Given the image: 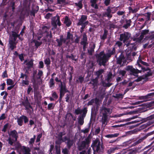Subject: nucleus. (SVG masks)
I'll use <instances>...</instances> for the list:
<instances>
[{
    "label": "nucleus",
    "mask_w": 154,
    "mask_h": 154,
    "mask_svg": "<svg viewBox=\"0 0 154 154\" xmlns=\"http://www.w3.org/2000/svg\"><path fill=\"white\" fill-rule=\"evenodd\" d=\"M54 80L53 78H51L50 81L49 85L50 87H52L54 85Z\"/></svg>",
    "instance_id": "nucleus-37"
},
{
    "label": "nucleus",
    "mask_w": 154,
    "mask_h": 154,
    "mask_svg": "<svg viewBox=\"0 0 154 154\" xmlns=\"http://www.w3.org/2000/svg\"><path fill=\"white\" fill-rule=\"evenodd\" d=\"M92 82H93V83H92L93 84V85L94 86H95L97 85V78L95 79H93L91 81Z\"/></svg>",
    "instance_id": "nucleus-39"
},
{
    "label": "nucleus",
    "mask_w": 154,
    "mask_h": 154,
    "mask_svg": "<svg viewBox=\"0 0 154 154\" xmlns=\"http://www.w3.org/2000/svg\"><path fill=\"white\" fill-rule=\"evenodd\" d=\"M2 77L3 78H7L8 77V75L7 73V71L6 70L5 71L2 73Z\"/></svg>",
    "instance_id": "nucleus-36"
},
{
    "label": "nucleus",
    "mask_w": 154,
    "mask_h": 154,
    "mask_svg": "<svg viewBox=\"0 0 154 154\" xmlns=\"http://www.w3.org/2000/svg\"><path fill=\"white\" fill-rule=\"evenodd\" d=\"M103 72V70L100 69L96 72V75L98 77H99L100 75Z\"/></svg>",
    "instance_id": "nucleus-35"
},
{
    "label": "nucleus",
    "mask_w": 154,
    "mask_h": 154,
    "mask_svg": "<svg viewBox=\"0 0 154 154\" xmlns=\"http://www.w3.org/2000/svg\"><path fill=\"white\" fill-rule=\"evenodd\" d=\"M54 108L53 104L52 103L49 104L48 105V109L50 110L53 109Z\"/></svg>",
    "instance_id": "nucleus-44"
},
{
    "label": "nucleus",
    "mask_w": 154,
    "mask_h": 154,
    "mask_svg": "<svg viewBox=\"0 0 154 154\" xmlns=\"http://www.w3.org/2000/svg\"><path fill=\"white\" fill-rule=\"evenodd\" d=\"M151 14L149 12H147L146 14V17L147 20H150Z\"/></svg>",
    "instance_id": "nucleus-47"
},
{
    "label": "nucleus",
    "mask_w": 154,
    "mask_h": 154,
    "mask_svg": "<svg viewBox=\"0 0 154 154\" xmlns=\"http://www.w3.org/2000/svg\"><path fill=\"white\" fill-rule=\"evenodd\" d=\"M60 90L61 94L63 91H64L65 90V86L63 85L62 83V84H61Z\"/></svg>",
    "instance_id": "nucleus-41"
},
{
    "label": "nucleus",
    "mask_w": 154,
    "mask_h": 154,
    "mask_svg": "<svg viewBox=\"0 0 154 154\" xmlns=\"http://www.w3.org/2000/svg\"><path fill=\"white\" fill-rule=\"evenodd\" d=\"M24 63L26 65V67L25 66V69L26 70L25 74H23L22 73H21L20 78H22L23 79L22 81L23 85H28L29 84L28 75L29 72V61L27 60H26L24 61Z\"/></svg>",
    "instance_id": "nucleus-2"
},
{
    "label": "nucleus",
    "mask_w": 154,
    "mask_h": 154,
    "mask_svg": "<svg viewBox=\"0 0 154 154\" xmlns=\"http://www.w3.org/2000/svg\"><path fill=\"white\" fill-rule=\"evenodd\" d=\"M117 63H118L124 65L126 64V59L124 57V56L121 54L119 58L117 59Z\"/></svg>",
    "instance_id": "nucleus-12"
},
{
    "label": "nucleus",
    "mask_w": 154,
    "mask_h": 154,
    "mask_svg": "<svg viewBox=\"0 0 154 154\" xmlns=\"http://www.w3.org/2000/svg\"><path fill=\"white\" fill-rule=\"evenodd\" d=\"M87 110L86 108H84L83 109H81L79 108H78L77 109H76L75 110V113L77 114L78 115L80 114H81L82 113H83V114L82 115V117L84 115V116H85V115L87 112Z\"/></svg>",
    "instance_id": "nucleus-15"
},
{
    "label": "nucleus",
    "mask_w": 154,
    "mask_h": 154,
    "mask_svg": "<svg viewBox=\"0 0 154 154\" xmlns=\"http://www.w3.org/2000/svg\"><path fill=\"white\" fill-rule=\"evenodd\" d=\"M75 4L79 7V9H81L82 7V1H80L78 3H75Z\"/></svg>",
    "instance_id": "nucleus-34"
},
{
    "label": "nucleus",
    "mask_w": 154,
    "mask_h": 154,
    "mask_svg": "<svg viewBox=\"0 0 154 154\" xmlns=\"http://www.w3.org/2000/svg\"><path fill=\"white\" fill-rule=\"evenodd\" d=\"M16 147L20 150V154H29V148L22 146L20 143H17Z\"/></svg>",
    "instance_id": "nucleus-5"
},
{
    "label": "nucleus",
    "mask_w": 154,
    "mask_h": 154,
    "mask_svg": "<svg viewBox=\"0 0 154 154\" xmlns=\"http://www.w3.org/2000/svg\"><path fill=\"white\" fill-rule=\"evenodd\" d=\"M16 119L18 125L20 126L22 125L23 121H24L25 123L28 122L29 121L28 118L26 116L24 115H22L20 117H17Z\"/></svg>",
    "instance_id": "nucleus-6"
},
{
    "label": "nucleus",
    "mask_w": 154,
    "mask_h": 154,
    "mask_svg": "<svg viewBox=\"0 0 154 154\" xmlns=\"http://www.w3.org/2000/svg\"><path fill=\"white\" fill-rule=\"evenodd\" d=\"M45 63L47 65L50 64V60L49 58H46L45 60Z\"/></svg>",
    "instance_id": "nucleus-42"
},
{
    "label": "nucleus",
    "mask_w": 154,
    "mask_h": 154,
    "mask_svg": "<svg viewBox=\"0 0 154 154\" xmlns=\"http://www.w3.org/2000/svg\"><path fill=\"white\" fill-rule=\"evenodd\" d=\"M39 67L40 68H43L44 66L43 63L42 61H40L39 62Z\"/></svg>",
    "instance_id": "nucleus-54"
},
{
    "label": "nucleus",
    "mask_w": 154,
    "mask_h": 154,
    "mask_svg": "<svg viewBox=\"0 0 154 154\" xmlns=\"http://www.w3.org/2000/svg\"><path fill=\"white\" fill-rule=\"evenodd\" d=\"M143 102V101H138L134 103L133 104L134 105L139 104L142 103Z\"/></svg>",
    "instance_id": "nucleus-61"
},
{
    "label": "nucleus",
    "mask_w": 154,
    "mask_h": 154,
    "mask_svg": "<svg viewBox=\"0 0 154 154\" xmlns=\"http://www.w3.org/2000/svg\"><path fill=\"white\" fill-rule=\"evenodd\" d=\"M90 135H89L85 139V140L82 142L80 146L79 147V150L82 149L85 147L86 145H88L89 144L90 142Z\"/></svg>",
    "instance_id": "nucleus-13"
},
{
    "label": "nucleus",
    "mask_w": 154,
    "mask_h": 154,
    "mask_svg": "<svg viewBox=\"0 0 154 154\" xmlns=\"http://www.w3.org/2000/svg\"><path fill=\"white\" fill-rule=\"evenodd\" d=\"M119 135V133H116L114 134H109L105 136V137L107 138H112L116 137Z\"/></svg>",
    "instance_id": "nucleus-23"
},
{
    "label": "nucleus",
    "mask_w": 154,
    "mask_h": 154,
    "mask_svg": "<svg viewBox=\"0 0 154 154\" xmlns=\"http://www.w3.org/2000/svg\"><path fill=\"white\" fill-rule=\"evenodd\" d=\"M111 10L109 8H108L107 9V12L104 14L103 16L104 17L107 16L109 18H110L112 17V15L111 14Z\"/></svg>",
    "instance_id": "nucleus-22"
},
{
    "label": "nucleus",
    "mask_w": 154,
    "mask_h": 154,
    "mask_svg": "<svg viewBox=\"0 0 154 154\" xmlns=\"http://www.w3.org/2000/svg\"><path fill=\"white\" fill-rule=\"evenodd\" d=\"M22 104L26 109H29V102L28 97H26L25 100L22 102Z\"/></svg>",
    "instance_id": "nucleus-19"
},
{
    "label": "nucleus",
    "mask_w": 154,
    "mask_h": 154,
    "mask_svg": "<svg viewBox=\"0 0 154 154\" xmlns=\"http://www.w3.org/2000/svg\"><path fill=\"white\" fill-rule=\"evenodd\" d=\"M62 152L64 154H67L68 152V150L66 148H65L63 149Z\"/></svg>",
    "instance_id": "nucleus-57"
},
{
    "label": "nucleus",
    "mask_w": 154,
    "mask_h": 154,
    "mask_svg": "<svg viewBox=\"0 0 154 154\" xmlns=\"http://www.w3.org/2000/svg\"><path fill=\"white\" fill-rule=\"evenodd\" d=\"M97 0H91V6L95 9L97 8V6L96 4Z\"/></svg>",
    "instance_id": "nucleus-30"
},
{
    "label": "nucleus",
    "mask_w": 154,
    "mask_h": 154,
    "mask_svg": "<svg viewBox=\"0 0 154 154\" xmlns=\"http://www.w3.org/2000/svg\"><path fill=\"white\" fill-rule=\"evenodd\" d=\"M149 119L151 120L149 121V122L152 123H154V115L151 116L149 117Z\"/></svg>",
    "instance_id": "nucleus-38"
},
{
    "label": "nucleus",
    "mask_w": 154,
    "mask_h": 154,
    "mask_svg": "<svg viewBox=\"0 0 154 154\" xmlns=\"http://www.w3.org/2000/svg\"><path fill=\"white\" fill-rule=\"evenodd\" d=\"M93 48H92L91 50L90 51L89 50H88V52L91 54L94 51V48L95 47V45L94 44H93Z\"/></svg>",
    "instance_id": "nucleus-53"
},
{
    "label": "nucleus",
    "mask_w": 154,
    "mask_h": 154,
    "mask_svg": "<svg viewBox=\"0 0 154 154\" xmlns=\"http://www.w3.org/2000/svg\"><path fill=\"white\" fill-rule=\"evenodd\" d=\"M131 21L130 20L127 21L126 24L124 26V27L125 29L127 28L128 26H130Z\"/></svg>",
    "instance_id": "nucleus-43"
},
{
    "label": "nucleus",
    "mask_w": 154,
    "mask_h": 154,
    "mask_svg": "<svg viewBox=\"0 0 154 154\" xmlns=\"http://www.w3.org/2000/svg\"><path fill=\"white\" fill-rule=\"evenodd\" d=\"M64 41V39L63 38V37L61 36L60 39H56V41L58 43V45L59 46H60L62 45L63 41Z\"/></svg>",
    "instance_id": "nucleus-25"
},
{
    "label": "nucleus",
    "mask_w": 154,
    "mask_h": 154,
    "mask_svg": "<svg viewBox=\"0 0 154 154\" xmlns=\"http://www.w3.org/2000/svg\"><path fill=\"white\" fill-rule=\"evenodd\" d=\"M38 9L39 8L38 6L35 5L33 7L32 11L31 12L30 15L34 17L35 13L37 12V11L38 10Z\"/></svg>",
    "instance_id": "nucleus-17"
},
{
    "label": "nucleus",
    "mask_w": 154,
    "mask_h": 154,
    "mask_svg": "<svg viewBox=\"0 0 154 154\" xmlns=\"http://www.w3.org/2000/svg\"><path fill=\"white\" fill-rule=\"evenodd\" d=\"M5 85L6 84L5 82L1 84L0 85V86L2 87L0 88L1 90H4L5 89Z\"/></svg>",
    "instance_id": "nucleus-55"
},
{
    "label": "nucleus",
    "mask_w": 154,
    "mask_h": 154,
    "mask_svg": "<svg viewBox=\"0 0 154 154\" xmlns=\"http://www.w3.org/2000/svg\"><path fill=\"white\" fill-rule=\"evenodd\" d=\"M117 149V147L111 148L107 150V154H111L112 153H113L114 152V151Z\"/></svg>",
    "instance_id": "nucleus-27"
},
{
    "label": "nucleus",
    "mask_w": 154,
    "mask_h": 154,
    "mask_svg": "<svg viewBox=\"0 0 154 154\" xmlns=\"http://www.w3.org/2000/svg\"><path fill=\"white\" fill-rule=\"evenodd\" d=\"M49 30V28H48L46 26H43L42 28V32L41 34L43 33L48 32Z\"/></svg>",
    "instance_id": "nucleus-32"
},
{
    "label": "nucleus",
    "mask_w": 154,
    "mask_h": 154,
    "mask_svg": "<svg viewBox=\"0 0 154 154\" xmlns=\"http://www.w3.org/2000/svg\"><path fill=\"white\" fill-rule=\"evenodd\" d=\"M100 112L103 115L102 119L103 122H105L107 119V115L110 112V110L109 109L103 107L100 109Z\"/></svg>",
    "instance_id": "nucleus-8"
},
{
    "label": "nucleus",
    "mask_w": 154,
    "mask_h": 154,
    "mask_svg": "<svg viewBox=\"0 0 154 154\" xmlns=\"http://www.w3.org/2000/svg\"><path fill=\"white\" fill-rule=\"evenodd\" d=\"M94 99H92L90 101H89L88 103V105H92L93 103H94Z\"/></svg>",
    "instance_id": "nucleus-56"
},
{
    "label": "nucleus",
    "mask_w": 154,
    "mask_h": 154,
    "mask_svg": "<svg viewBox=\"0 0 154 154\" xmlns=\"http://www.w3.org/2000/svg\"><path fill=\"white\" fill-rule=\"evenodd\" d=\"M85 116L84 115L82 117V116H81L79 117L78 123L79 124L81 125H82L84 123V117Z\"/></svg>",
    "instance_id": "nucleus-26"
},
{
    "label": "nucleus",
    "mask_w": 154,
    "mask_h": 154,
    "mask_svg": "<svg viewBox=\"0 0 154 154\" xmlns=\"http://www.w3.org/2000/svg\"><path fill=\"white\" fill-rule=\"evenodd\" d=\"M125 69L128 71H129L131 74L133 75L134 76H137V73L141 72L140 71L137 69H135L133 68L132 66H127Z\"/></svg>",
    "instance_id": "nucleus-10"
},
{
    "label": "nucleus",
    "mask_w": 154,
    "mask_h": 154,
    "mask_svg": "<svg viewBox=\"0 0 154 154\" xmlns=\"http://www.w3.org/2000/svg\"><path fill=\"white\" fill-rule=\"evenodd\" d=\"M89 131V128H87L85 129L84 130H82L81 131L82 132H83L84 133H88Z\"/></svg>",
    "instance_id": "nucleus-45"
},
{
    "label": "nucleus",
    "mask_w": 154,
    "mask_h": 154,
    "mask_svg": "<svg viewBox=\"0 0 154 154\" xmlns=\"http://www.w3.org/2000/svg\"><path fill=\"white\" fill-rule=\"evenodd\" d=\"M56 152L57 154H60V147H56Z\"/></svg>",
    "instance_id": "nucleus-49"
},
{
    "label": "nucleus",
    "mask_w": 154,
    "mask_h": 154,
    "mask_svg": "<svg viewBox=\"0 0 154 154\" xmlns=\"http://www.w3.org/2000/svg\"><path fill=\"white\" fill-rule=\"evenodd\" d=\"M144 78L143 77L140 76L138 77L136 81L137 82H139L141 81L142 79H144Z\"/></svg>",
    "instance_id": "nucleus-60"
},
{
    "label": "nucleus",
    "mask_w": 154,
    "mask_h": 154,
    "mask_svg": "<svg viewBox=\"0 0 154 154\" xmlns=\"http://www.w3.org/2000/svg\"><path fill=\"white\" fill-rule=\"evenodd\" d=\"M52 16V14L50 13H48L45 16V18L46 19L49 18Z\"/></svg>",
    "instance_id": "nucleus-58"
},
{
    "label": "nucleus",
    "mask_w": 154,
    "mask_h": 154,
    "mask_svg": "<svg viewBox=\"0 0 154 154\" xmlns=\"http://www.w3.org/2000/svg\"><path fill=\"white\" fill-rule=\"evenodd\" d=\"M12 36L13 37V39L12 40L14 42H15L17 38L20 37L19 35L17 34L16 32H14L12 34Z\"/></svg>",
    "instance_id": "nucleus-29"
},
{
    "label": "nucleus",
    "mask_w": 154,
    "mask_h": 154,
    "mask_svg": "<svg viewBox=\"0 0 154 154\" xmlns=\"http://www.w3.org/2000/svg\"><path fill=\"white\" fill-rule=\"evenodd\" d=\"M19 57L21 61H23L24 60L23 56L22 54H19Z\"/></svg>",
    "instance_id": "nucleus-52"
},
{
    "label": "nucleus",
    "mask_w": 154,
    "mask_h": 154,
    "mask_svg": "<svg viewBox=\"0 0 154 154\" xmlns=\"http://www.w3.org/2000/svg\"><path fill=\"white\" fill-rule=\"evenodd\" d=\"M29 15V7L24 6L20 13V17L24 18L26 16L28 17Z\"/></svg>",
    "instance_id": "nucleus-11"
},
{
    "label": "nucleus",
    "mask_w": 154,
    "mask_h": 154,
    "mask_svg": "<svg viewBox=\"0 0 154 154\" xmlns=\"http://www.w3.org/2000/svg\"><path fill=\"white\" fill-rule=\"evenodd\" d=\"M107 31L106 30H105L104 31V33L103 35V36L102 37V38L103 39H105L106 38V36L107 35Z\"/></svg>",
    "instance_id": "nucleus-40"
},
{
    "label": "nucleus",
    "mask_w": 154,
    "mask_h": 154,
    "mask_svg": "<svg viewBox=\"0 0 154 154\" xmlns=\"http://www.w3.org/2000/svg\"><path fill=\"white\" fill-rule=\"evenodd\" d=\"M64 23L68 27L71 24V21L69 18L68 17L66 16L65 17Z\"/></svg>",
    "instance_id": "nucleus-20"
},
{
    "label": "nucleus",
    "mask_w": 154,
    "mask_h": 154,
    "mask_svg": "<svg viewBox=\"0 0 154 154\" xmlns=\"http://www.w3.org/2000/svg\"><path fill=\"white\" fill-rule=\"evenodd\" d=\"M9 135L10 137L7 140L9 144L12 145L14 143L17 141L18 134L17 131L15 130H14L11 131Z\"/></svg>",
    "instance_id": "nucleus-4"
},
{
    "label": "nucleus",
    "mask_w": 154,
    "mask_h": 154,
    "mask_svg": "<svg viewBox=\"0 0 154 154\" xmlns=\"http://www.w3.org/2000/svg\"><path fill=\"white\" fill-rule=\"evenodd\" d=\"M130 34L128 32H125L120 35V40L123 41L125 44L127 42V40L130 37Z\"/></svg>",
    "instance_id": "nucleus-7"
},
{
    "label": "nucleus",
    "mask_w": 154,
    "mask_h": 154,
    "mask_svg": "<svg viewBox=\"0 0 154 154\" xmlns=\"http://www.w3.org/2000/svg\"><path fill=\"white\" fill-rule=\"evenodd\" d=\"M6 117L5 116V114L3 113L0 116V120H4L6 118Z\"/></svg>",
    "instance_id": "nucleus-50"
},
{
    "label": "nucleus",
    "mask_w": 154,
    "mask_h": 154,
    "mask_svg": "<svg viewBox=\"0 0 154 154\" xmlns=\"http://www.w3.org/2000/svg\"><path fill=\"white\" fill-rule=\"evenodd\" d=\"M52 24L55 28H56L57 24L59 26L61 25V23L59 16L57 17L55 21H52Z\"/></svg>",
    "instance_id": "nucleus-16"
},
{
    "label": "nucleus",
    "mask_w": 154,
    "mask_h": 154,
    "mask_svg": "<svg viewBox=\"0 0 154 154\" xmlns=\"http://www.w3.org/2000/svg\"><path fill=\"white\" fill-rule=\"evenodd\" d=\"M65 134L64 132H60L59 133L57 136V140L56 141V144H60L61 143L63 142H66L67 141V145L68 147H70L73 143V141L72 140H68L66 137H65L63 139L62 138V136Z\"/></svg>",
    "instance_id": "nucleus-3"
},
{
    "label": "nucleus",
    "mask_w": 154,
    "mask_h": 154,
    "mask_svg": "<svg viewBox=\"0 0 154 154\" xmlns=\"http://www.w3.org/2000/svg\"><path fill=\"white\" fill-rule=\"evenodd\" d=\"M8 127V124H5L4 126V127L2 130V131L5 132L6 131V130Z\"/></svg>",
    "instance_id": "nucleus-46"
},
{
    "label": "nucleus",
    "mask_w": 154,
    "mask_h": 154,
    "mask_svg": "<svg viewBox=\"0 0 154 154\" xmlns=\"http://www.w3.org/2000/svg\"><path fill=\"white\" fill-rule=\"evenodd\" d=\"M87 18V17L86 16L82 15L78 23V25H81L82 26L81 28L82 29L84 28L85 26L87 25L88 23V21L85 22Z\"/></svg>",
    "instance_id": "nucleus-9"
},
{
    "label": "nucleus",
    "mask_w": 154,
    "mask_h": 154,
    "mask_svg": "<svg viewBox=\"0 0 154 154\" xmlns=\"http://www.w3.org/2000/svg\"><path fill=\"white\" fill-rule=\"evenodd\" d=\"M35 45L37 47H38L41 44V43L40 42H39L38 41H35Z\"/></svg>",
    "instance_id": "nucleus-59"
},
{
    "label": "nucleus",
    "mask_w": 154,
    "mask_h": 154,
    "mask_svg": "<svg viewBox=\"0 0 154 154\" xmlns=\"http://www.w3.org/2000/svg\"><path fill=\"white\" fill-rule=\"evenodd\" d=\"M120 74L122 75V76H124L125 75L126 73V72L124 70H120L119 71Z\"/></svg>",
    "instance_id": "nucleus-51"
},
{
    "label": "nucleus",
    "mask_w": 154,
    "mask_h": 154,
    "mask_svg": "<svg viewBox=\"0 0 154 154\" xmlns=\"http://www.w3.org/2000/svg\"><path fill=\"white\" fill-rule=\"evenodd\" d=\"M149 32L148 30H144L142 31V33L140 38V41L144 37V35L147 34Z\"/></svg>",
    "instance_id": "nucleus-24"
},
{
    "label": "nucleus",
    "mask_w": 154,
    "mask_h": 154,
    "mask_svg": "<svg viewBox=\"0 0 154 154\" xmlns=\"http://www.w3.org/2000/svg\"><path fill=\"white\" fill-rule=\"evenodd\" d=\"M123 95L122 94H116V97L118 98H122L123 97Z\"/></svg>",
    "instance_id": "nucleus-62"
},
{
    "label": "nucleus",
    "mask_w": 154,
    "mask_h": 154,
    "mask_svg": "<svg viewBox=\"0 0 154 154\" xmlns=\"http://www.w3.org/2000/svg\"><path fill=\"white\" fill-rule=\"evenodd\" d=\"M112 73L109 72L108 73L107 76V78L106 79V80L107 82H109L110 81V79H111L112 77Z\"/></svg>",
    "instance_id": "nucleus-33"
},
{
    "label": "nucleus",
    "mask_w": 154,
    "mask_h": 154,
    "mask_svg": "<svg viewBox=\"0 0 154 154\" xmlns=\"http://www.w3.org/2000/svg\"><path fill=\"white\" fill-rule=\"evenodd\" d=\"M42 136V135L41 134H39L37 136V137L36 140V142H38L40 140V139Z\"/></svg>",
    "instance_id": "nucleus-48"
},
{
    "label": "nucleus",
    "mask_w": 154,
    "mask_h": 154,
    "mask_svg": "<svg viewBox=\"0 0 154 154\" xmlns=\"http://www.w3.org/2000/svg\"><path fill=\"white\" fill-rule=\"evenodd\" d=\"M110 0H105V3L106 5L107 6L110 3Z\"/></svg>",
    "instance_id": "nucleus-64"
},
{
    "label": "nucleus",
    "mask_w": 154,
    "mask_h": 154,
    "mask_svg": "<svg viewBox=\"0 0 154 154\" xmlns=\"http://www.w3.org/2000/svg\"><path fill=\"white\" fill-rule=\"evenodd\" d=\"M113 54L112 52L105 54L104 52L102 51L100 52L99 54L96 55L97 59V61L99 62L100 65H105V63L108 60V58L110 57L111 55Z\"/></svg>",
    "instance_id": "nucleus-1"
},
{
    "label": "nucleus",
    "mask_w": 154,
    "mask_h": 154,
    "mask_svg": "<svg viewBox=\"0 0 154 154\" xmlns=\"http://www.w3.org/2000/svg\"><path fill=\"white\" fill-rule=\"evenodd\" d=\"M67 39H69V41H71L72 42H73L72 39V35L69 32H68L67 34Z\"/></svg>",
    "instance_id": "nucleus-28"
},
{
    "label": "nucleus",
    "mask_w": 154,
    "mask_h": 154,
    "mask_svg": "<svg viewBox=\"0 0 154 154\" xmlns=\"http://www.w3.org/2000/svg\"><path fill=\"white\" fill-rule=\"evenodd\" d=\"M9 48L11 50H13L16 48V44L12 40H10L9 42Z\"/></svg>",
    "instance_id": "nucleus-18"
},
{
    "label": "nucleus",
    "mask_w": 154,
    "mask_h": 154,
    "mask_svg": "<svg viewBox=\"0 0 154 154\" xmlns=\"http://www.w3.org/2000/svg\"><path fill=\"white\" fill-rule=\"evenodd\" d=\"M140 64L146 66H147L148 65V64L146 63L143 61L141 59H139L137 62L136 66L140 67H141V69L143 70V71H145L148 70V68L147 67L145 69L144 67H142L141 66Z\"/></svg>",
    "instance_id": "nucleus-14"
},
{
    "label": "nucleus",
    "mask_w": 154,
    "mask_h": 154,
    "mask_svg": "<svg viewBox=\"0 0 154 154\" xmlns=\"http://www.w3.org/2000/svg\"><path fill=\"white\" fill-rule=\"evenodd\" d=\"M100 131V128H98L96 129L95 131V134H98Z\"/></svg>",
    "instance_id": "nucleus-63"
},
{
    "label": "nucleus",
    "mask_w": 154,
    "mask_h": 154,
    "mask_svg": "<svg viewBox=\"0 0 154 154\" xmlns=\"http://www.w3.org/2000/svg\"><path fill=\"white\" fill-rule=\"evenodd\" d=\"M7 84L8 85H14V82L11 79H7Z\"/></svg>",
    "instance_id": "nucleus-31"
},
{
    "label": "nucleus",
    "mask_w": 154,
    "mask_h": 154,
    "mask_svg": "<svg viewBox=\"0 0 154 154\" xmlns=\"http://www.w3.org/2000/svg\"><path fill=\"white\" fill-rule=\"evenodd\" d=\"M87 35L85 34H84L83 35L82 41V42L83 45H84L83 48H84L86 46V45L87 44Z\"/></svg>",
    "instance_id": "nucleus-21"
}]
</instances>
